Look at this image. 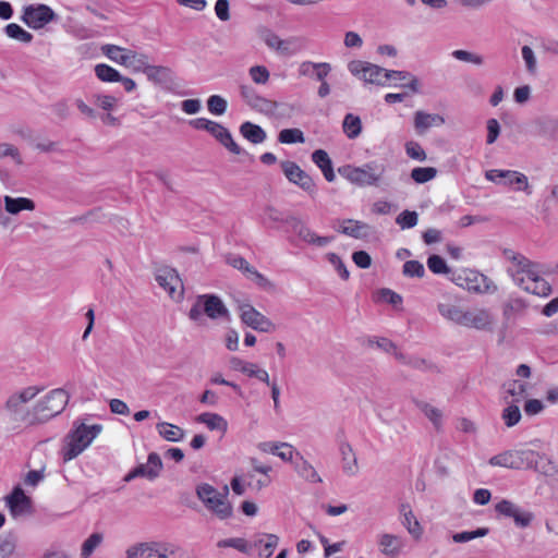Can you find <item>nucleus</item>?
<instances>
[{
  "instance_id": "1",
  "label": "nucleus",
  "mask_w": 558,
  "mask_h": 558,
  "mask_svg": "<svg viewBox=\"0 0 558 558\" xmlns=\"http://www.w3.org/2000/svg\"><path fill=\"white\" fill-rule=\"evenodd\" d=\"M101 430L102 426L99 424L86 425L82 422H74L61 451L63 461L68 462L80 456Z\"/></svg>"
},
{
  "instance_id": "2",
  "label": "nucleus",
  "mask_w": 558,
  "mask_h": 558,
  "mask_svg": "<svg viewBox=\"0 0 558 558\" xmlns=\"http://www.w3.org/2000/svg\"><path fill=\"white\" fill-rule=\"evenodd\" d=\"M340 175L357 186H380L384 183L386 166L377 161L361 167L343 166L338 169Z\"/></svg>"
},
{
  "instance_id": "3",
  "label": "nucleus",
  "mask_w": 558,
  "mask_h": 558,
  "mask_svg": "<svg viewBox=\"0 0 558 558\" xmlns=\"http://www.w3.org/2000/svg\"><path fill=\"white\" fill-rule=\"evenodd\" d=\"M196 496L204 504L207 510L220 520L232 517L233 508L228 501L229 487L226 485L223 492H218L213 485L202 483L196 486Z\"/></svg>"
},
{
  "instance_id": "4",
  "label": "nucleus",
  "mask_w": 558,
  "mask_h": 558,
  "mask_svg": "<svg viewBox=\"0 0 558 558\" xmlns=\"http://www.w3.org/2000/svg\"><path fill=\"white\" fill-rule=\"evenodd\" d=\"M69 399L70 396L64 389L57 388L51 390L34 407L33 412L28 414V422L34 424L54 417L65 409Z\"/></svg>"
},
{
  "instance_id": "5",
  "label": "nucleus",
  "mask_w": 558,
  "mask_h": 558,
  "mask_svg": "<svg viewBox=\"0 0 558 558\" xmlns=\"http://www.w3.org/2000/svg\"><path fill=\"white\" fill-rule=\"evenodd\" d=\"M204 315L210 319L230 318L229 310L222 300L215 294L198 295L189 312L190 319L199 324Z\"/></svg>"
},
{
  "instance_id": "6",
  "label": "nucleus",
  "mask_w": 558,
  "mask_h": 558,
  "mask_svg": "<svg viewBox=\"0 0 558 558\" xmlns=\"http://www.w3.org/2000/svg\"><path fill=\"white\" fill-rule=\"evenodd\" d=\"M537 452L531 449L507 450L489 459L493 466H502L508 469H530L535 465Z\"/></svg>"
},
{
  "instance_id": "7",
  "label": "nucleus",
  "mask_w": 558,
  "mask_h": 558,
  "mask_svg": "<svg viewBox=\"0 0 558 558\" xmlns=\"http://www.w3.org/2000/svg\"><path fill=\"white\" fill-rule=\"evenodd\" d=\"M504 256L511 264L508 267L507 272L518 287L521 288L529 278L535 276V272L537 271L536 264L531 262L524 255L510 248H506L504 251Z\"/></svg>"
},
{
  "instance_id": "8",
  "label": "nucleus",
  "mask_w": 558,
  "mask_h": 558,
  "mask_svg": "<svg viewBox=\"0 0 558 558\" xmlns=\"http://www.w3.org/2000/svg\"><path fill=\"white\" fill-rule=\"evenodd\" d=\"M57 19L58 15L46 4L27 5L22 15V21L33 29H40Z\"/></svg>"
},
{
  "instance_id": "9",
  "label": "nucleus",
  "mask_w": 558,
  "mask_h": 558,
  "mask_svg": "<svg viewBox=\"0 0 558 558\" xmlns=\"http://www.w3.org/2000/svg\"><path fill=\"white\" fill-rule=\"evenodd\" d=\"M238 311L243 324L260 332L275 330V324L248 303H239Z\"/></svg>"
},
{
  "instance_id": "10",
  "label": "nucleus",
  "mask_w": 558,
  "mask_h": 558,
  "mask_svg": "<svg viewBox=\"0 0 558 558\" xmlns=\"http://www.w3.org/2000/svg\"><path fill=\"white\" fill-rule=\"evenodd\" d=\"M494 324L495 318L489 310L472 307L463 311L460 326L482 331H492Z\"/></svg>"
},
{
  "instance_id": "11",
  "label": "nucleus",
  "mask_w": 558,
  "mask_h": 558,
  "mask_svg": "<svg viewBox=\"0 0 558 558\" xmlns=\"http://www.w3.org/2000/svg\"><path fill=\"white\" fill-rule=\"evenodd\" d=\"M155 279L172 300H182L184 292L183 282L175 269L169 267L158 269Z\"/></svg>"
},
{
  "instance_id": "12",
  "label": "nucleus",
  "mask_w": 558,
  "mask_h": 558,
  "mask_svg": "<svg viewBox=\"0 0 558 558\" xmlns=\"http://www.w3.org/2000/svg\"><path fill=\"white\" fill-rule=\"evenodd\" d=\"M495 511L500 515L511 518L515 526L520 529L530 526L534 520V514L532 512L523 510L520 506L508 499H502L497 502L495 505Z\"/></svg>"
},
{
  "instance_id": "13",
  "label": "nucleus",
  "mask_w": 558,
  "mask_h": 558,
  "mask_svg": "<svg viewBox=\"0 0 558 558\" xmlns=\"http://www.w3.org/2000/svg\"><path fill=\"white\" fill-rule=\"evenodd\" d=\"M288 225L298 238L308 245L325 247L333 240L332 236L316 234L300 217L293 216L288 220Z\"/></svg>"
},
{
  "instance_id": "14",
  "label": "nucleus",
  "mask_w": 558,
  "mask_h": 558,
  "mask_svg": "<svg viewBox=\"0 0 558 558\" xmlns=\"http://www.w3.org/2000/svg\"><path fill=\"white\" fill-rule=\"evenodd\" d=\"M281 170L289 182L298 185L308 194L315 192V182L310 174L300 168L294 161L284 160L280 163Z\"/></svg>"
},
{
  "instance_id": "15",
  "label": "nucleus",
  "mask_w": 558,
  "mask_h": 558,
  "mask_svg": "<svg viewBox=\"0 0 558 558\" xmlns=\"http://www.w3.org/2000/svg\"><path fill=\"white\" fill-rule=\"evenodd\" d=\"M349 70L353 75L360 76L367 83L379 85L386 83L387 70L376 64L357 60L349 63Z\"/></svg>"
},
{
  "instance_id": "16",
  "label": "nucleus",
  "mask_w": 558,
  "mask_h": 558,
  "mask_svg": "<svg viewBox=\"0 0 558 558\" xmlns=\"http://www.w3.org/2000/svg\"><path fill=\"white\" fill-rule=\"evenodd\" d=\"M485 178L488 181L502 183L505 185H517L518 191L530 193V184L527 177L521 172L513 170H497L492 169L485 172Z\"/></svg>"
},
{
  "instance_id": "17",
  "label": "nucleus",
  "mask_w": 558,
  "mask_h": 558,
  "mask_svg": "<svg viewBox=\"0 0 558 558\" xmlns=\"http://www.w3.org/2000/svg\"><path fill=\"white\" fill-rule=\"evenodd\" d=\"M460 279H462V277H460ZM463 280L464 283L459 284L469 291L478 293H495L498 290L497 284L492 279L474 270L464 271Z\"/></svg>"
},
{
  "instance_id": "18",
  "label": "nucleus",
  "mask_w": 558,
  "mask_h": 558,
  "mask_svg": "<svg viewBox=\"0 0 558 558\" xmlns=\"http://www.w3.org/2000/svg\"><path fill=\"white\" fill-rule=\"evenodd\" d=\"M162 470V461L158 453L150 452L147 458V462L137 465L125 477V482H130L135 477H145L149 481L157 478Z\"/></svg>"
},
{
  "instance_id": "19",
  "label": "nucleus",
  "mask_w": 558,
  "mask_h": 558,
  "mask_svg": "<svg viewBox=\"0 0 558 558\" xmlns=\"http://www.w3.org/2000/svg\"><path fill=\"white\" fill-rule=\"evenodd\" d=\"M379 551L387 558H397L405 547V539L402 536L381 533L377 536Z\"/></svg>"
},
{
  "instance_id": "20",
  "label": "nucleus",
  "mask_w": 558,
  "mask_h": 558,
  "mask_svg": "<svg viewBox=\"0 0 558 558\" xmlns=\"http://www.w3.org/2000/svg\"><path fill=\"white\" fill-rule=\"evenodd\" d=\"M5 502L13 518H19L31 512V498L27 497L19 486L5 497Z\"/></svg>"
},
{
  "instance_id": "21",
  "label": "nucleus",
  "mask_w": 558,
  "mask_h": 558,
  "mask_svg": "<svg viewBox=\"0 0 558 558\" xmlns=\"http://www.w3.org/2000/svg\"><path fill=\"white\" fill-rule=\"evenodd\" d=\"M339 232L357 239L363 240L367 239L373 233V228L366 222L354 220V219H343L340 222V227L338 229Z\"/></svg>"
},
{
  "instance_id": "22",
  "label": "nucleus",
  "mask_w": 558,
  "mask_h": 558,
  "mask_svg": "<svg viewBox=\"0 0 558 558\" xmlns=\"http://www.w3.org/2000/svg\"><path fill=\"white\" fill-rule=\"evenodd\" d=\"M339 452L342 462V471L349 476L356 475L360 468L352 446L347 440H342L339 442Z\"/></svg>"
},
{
  "instance_id": "23",
  "label": "nucleus",
  "mask_w": 558,
  "mask_h": 558,
  "mask_svg": "<svg viewBox=\"0 0 558 558\" xmlns=\"http://www.w3.org/2000/svg\"><path fill=\"white\" fill-rule=\"evenodd\" d=\"M262 39L270 49H274L281 54L289 56L295 52V49L292 46L296 43V38L283 40L275 33L265 31L262 34Z\"/></svg>"
},
{
  "instance_id": "24",
  "label": "nucleus",
  "mask_w": 558,
  "mask_h": 558,
  "mask_svg": "<svg viewBox=\"0 0 558 558\" xmlns=\"http://www.w3.org/2000/svg\"><path fill=\"white\" fill-rule=\"evenodd\" d=\"M159 541L140 542L125 549L126 558H157Z\"/></svg>"
},
{
  "instance_id": "25",
  "label": "nucleus",
  "mask_w": 558,
  "mask_h": 558,
  "mask_svg": "<svg viewBox=\"0 0 558 558\" xmlns=\"http://www.w3.org/2000/svg\"><path fill=\"white\" fill-rule=\"evenodd\" d=\"M415 408L424 414V416L432 423L436 432H441L444 427V413L439 408L423 401L413 400Z\"/></svg>"
},
{
  "instance_id": "26",
  "label": "nucleus",
  "mask_w": 558,
  "mask_h": 558,
  "mask_svg": "<svg viewBox=\"0 0 558 558\" xmlns=\"http://www.w3.org/2000/svg\"><path fill=\"white\" fill-rule=\"evenodd\" d=\"M445 124V118L437 113H428L418 110L414 113V128L418 134H424L433 126H441Z\"/></svg>"
},
{
  "instance_id": "27",
  "label": "nucleus",
  "mask_w": 558,
  "mask_h": 558,
  "mask_svg": "<svg viewBox=\"0 0 558 558\" xmlns=\"http://www.w3.org/2000/svg\"><path fill=\"white\" fill-rule=\"evenodd\" d=\"M222 146L234 155L242 154V148L233 141L229 130L218 122H215L209 132Z\"/></svg>"
},
{
  "instance_id": "28",
  "label": "nucleus",
  "mask_w": 558,
  "mask_h": 558,
  "mask_svg": "<svg viewBox=\"0 0 558 558\" xmlns=\"http://www.w3.org/2000/svg\"><path fill=\"white\" fill-rule=\"evenodd\" d=\"M527 385L520 380H509L504 384L505 401L507 403H519L526 396Z\"/></svg>"
},
{
  "instance_id": "29",
  "label": "nucleus",
  "mask_w": 558,
  "mask_h": 558,
  "mask_svg": "<svg viewBox=\"0 0 558 558\" xmlns=\"http://www.w3.org/2000/svg\"><path fill=\"white\" fill-rule=\"evenodd\" d=\"M4 209L10 215H19L23 210L33 211L35 209V202L27 197H12L5 195L3 197Z\"/></svg>"
},
{
  "instance_id": "30",
  "label": "nucleus",
  "mask_w": 558,
  "mask_h": 558,
  "mask_svg": "<svg viewBox=\"0 0 558 558\" xmlns=\"http://www.w3.org/2000/svg\"><path fill=\"white\" fill-rule=\"evenodd\" d=\"M40 391L41 388L35 386L27 387L22 391L12 395L7 401V407L9 410L17 412L23 404L33 400Z\"/></svg>"
},
{
  "instance_id": "31",
  "label": "nucleus",
  "mask_w": 558,
  "mask_h": 558,
  "mask_svg": "<svg viewBox=\"0 0 558 558\" xmlns=\"http://www.w3.org/2000/svg\"><path fill=\"white\" fill-rule=\"evenodd\" d=\"M400 513L403 517L402 524L407 529V531L415 538L420 539L423 534V529L413 514V511L408 504H402L400 506Z\"/></svg>"
},
{
  "instance_id": "32",
  "label": "nucleus",
  "mask_w": 558,
  "mask_h": 558,
  "mask_svg": "<svg viewBox=\"0 0 558 558\" xmlns=\"http://www.w3.org/2000/svg\"><path fill=\"white\" fill-rule=\"evenodd\" d=\"M521 289L538 296H548L551 292L550 284L544 278L539 277L538 270L535 272V276H532L525 281Z\"/></svg>"
},
{
  "instance_id": "33",
  "label": "nucleus",
  "mask_w": 558,
  "mask_h": 558,
  "mask_svg": "<svg viewBox=\"0 0 558 558\" xmlns=\"http://www.w3.org/2000/svg\"><path fill=\"white\" fill-rule=\"evenodd\" d=\"M298 459L294 462V470L303 480L310 483H322V477L318 475L315 468L299 452L295 453Z\"/></svg>"
},
{
  "instance_id": "34",
  "label": "nucleus",
  "mask_w": 558,
  "mask_h": 558,
  "mask_svg": "<svg viewBox=\"0 0 558 558\" xmlns=\"http://www.w3.org/2000/svg\"><path fill=\"white\" fill-rule=\"evenodd\" d=\"M279 537L275 534H260L254 539V547L259 549L260 558H269L278 546Z\"/></svg>"
},
{
  "instance_id": "35",
  "label": "nucleus",
  "mask_w": 558,
  "mask_h": 558,
  "mask_svg": "<svg viewBox=\"0 0 558 558\" xmlns=\"http://www.w3.org/2000/svg\"><path fill=\"white\" fill-rule=\"evenodd\" d=\"M313 162L322 170L325 179L328 182H332L336 179L332 161L324 149H317L312 154Z\"/></svg>"
},
{
  "instance_id": "36",
  "label": "nucleus",
  "mask_w": 558,
  "mask_h": 558,
  "mask_svg": "<svg viewBox=\"0 0 558 558\" xmlns=\"http://www.w3.org/2000/svg\"><path fill=\"white\" fill-rule=\"evenodd\" d=\"M196 421L198 423L205 424L208 429L210 430H218L222 435L228 429V422L225 417H222L220 414L211 413V412H205L199 414L196 417Z\"/></svg>"
},
{
  "instance_id": "37",
  "label": "nucleus",
  "mask_w": 558,
  "mask_h": 558,
  "mask_svg": "<svg viewBox=\"0 0 558 558\" xmlns=\"http://www.w3.org/2000/svg\"><path fill=\"white\" fill-rule=\"evenodd\" d=\"M158 434L167 441L178 442L184 438V429L168 422L158 423L156 426Z\"/></svg>"
},
{
  "instance_id": "38",
  "label": "nucleus",
  "mask_w": 558,
  "mask_h": 558,
  "mask_svg": "<svg viewBox=\"0 0 558 558\" xmlns=\"http://www.w3.org/2000/svg\"><path fill=\"white\" fill-rule=\"evenodd\" d=\"M240 133L253 144H260L266 140V132L259 125L248 121L241 124Z\"/></svg>"
},
{
  "instance_id": "39",
  "label": "nucleus",
  "mask_w": 558,
  "mask_h": 558,
  "mask_svg": "<svg viewBox=\"0 0 558 558\" xmlns=\"http://www.w3.org/2000/svg\"><path fill=\"white\" fill-rule=\"evenodd\" d=\"M437 310L445 319L461 325L464 308L451 303H438Z\"/></svg>"
},
{
  "instance_id": "40",
  "label": "nucleus",
  "mask_w": 558,
  "mask_h": 558,
  "mask_svg": "<svg viewBox=\"0 0 558 558\" xmlns=\"http://www.w3.org/2000/svg\"><path fill=\"white\" fill-rule=\"evenodd\" d=\"M388 80L405 81L407 82V84H404L405 87H409L413 93H418V80L414 75H412L410 72L387 70V74L385 75V81L387 82Z\"/></svg>"
},
{
  "instance_id": "41",
  "label": "nucleus",
  "mask_w": 558,
  "mask_h": 558,
  "mask_svg": "<svg viewBox=\"0 0 558 558\" xmlns=\"http://www.w3.org/2000/svg\"><path fill=\"white\" fill-rule=\"evenodd\" d=\"M537 135L554 137L558 132V120L550 118H537L534 121Z\"/></svg>"
},
{
  "instance_id": "42",
  "label": "nucleus",
  "mask_w": 558,
  "mask_h": 558,
  "mask_svg": "<svg viewBox=\"0 0 558 558\" xmlns=\"http://www.w3.org/2000/svg\"><path fill=\"white\" fill-rule=\"evenodd\" d=\"M343 132L349 138H356L362 132V122L357 116L348 113L342 123Z\"/></svg>"
},
{
  "instance_id": "43",
  "label": "nucleus",
  "mask_w": 558,
  "mask_h": 558,
  "mask_svg": "<svg viewBox=\"0 0 558 558\" xmlns=\"http://www.w3.org/2000/svg\"><path fill=\"white\" fill-rule=\"evenodd\" d=\"M132 50L114 46L106 45L102 47V52L112 61L124 65Z\"/></svg>"
},
{
  "instance_id": "44",
  "label": "nucleus",
  "mask_w": 558,
  "mask_h": 558,
  "mask_svg": "<svg viewBox=\"0 0 558 558\" xmlns=\"http://www.w3.org/2000/svg\"><path fill=\"white\" fill-rule=\"evenodd\" d=\"M530 469H533L546 476H555L558 473L557 465L549 458L539 452H537L535 465Z\"/></svg>"
},
{
  "instance_id": "45",
  "label": "nucleus",
  "mask_w": 558,
  "mask_h": 558,
  "mask_svg": "<svg viewBox=\"0 0 558 558\" xmlns=\"http://www.w3.org/2000/svg\"><path fill=\"white\" fill-rule=\"evenodd\" d=\"M4 32L8 37L15 39L17 41L24 43V44H28L33 39V35L29 32L25 31L24 28H22L20 25L15 24V23L8 24L4 27Z\"/></svg>"
},
{
  "instance_id": "46",
  "label": "nucleus",
  "mask_w": 558,
  "mask_h": 558,
  "mask_svg": "<svg viewBox=\"0 0 558 558\" xmlns=\"http://www.w3.org/2000/svg\"><path fill=\"white\" fill-rule=\"evenodd\" d=\"M292 215H286L283 211L279 210L278 208L268 205L264 209V222H271V223H286L288 225V220L292 218Z\"/></svg>"
},
{
  "instance_id": "47",
  "label": "nucleus",
  "mask_w": 558,
  "mask_h": 558,
  "mask_svg": "<svg viewBox=\"0 0 558 558\" xmlns=\"http://www.w3.org/2000/svg\"><path fill=\"white\" fill-rule=\"evenodd\" d=\"M526 307L522 299H511L504 304L502 315L506 320H510L515 314L522 313Z\"/></svg>"
},
{
  "instance_id": "48",
  "label": "nucleus",
  "mask_w": 558,
  "mask_h": 558,
  "mask_svg": "<svg viewBox=\"0 0 558 558\" xmlns=\"http://www.w3.org/2000/svg\"><path fill=\"white\" fill-rule=\"evenodd\" d=\"M96 76L102 82H118L121 74L108 64H97L95 66Z\"/></svg>"
},
{
  "instance_id": "49",
  "label": "nucleus",
  "mask_w": 558,
  "mask_h": 558,
  "mask_svg": "<svg viewBox=\"0 0 558 558\" xmlns=\"http://www.w3.org/2000/svg\"><path fill=\"white\" fill-rule=\"evenodd\" d=\"M522 59L525 64V70L529 74L535 75L537 72V59L531 46L524 45L521 48Z\"/></svg>"
},
{
  "instance_id": "50",
  "label": "nucleus",
  "mask_w": 558,
  "mask_h": 558,
  "mask_svg": "<svg viewBox=\"0 0 558 558\" xmlns=\"http://www.w3.org/2000/svg\"><path fill=\"white\" fill-rule=\"evenodd\" d=\"M278 141L282 144L304 143V134L300 129H283L278 135Z\"/></svg>"
},
{
  "instance_id": "51",
  "label": "nucleus",
  "mask_w": 558,
  "mask_h": 558,
  "mask_svg": "<svg viewBox=\"0 0 558 558\" xmlns=\"http://www.w3.org/2000/svg\"><path fill=\"white\" fill-rule=\"evenodd\" d=\"M104 535L101 533L90 534L82 545L81 555L83 558L89 557L94 550L102 543Z\"/></svg>"
},
{
  "instance_id": "52",
  "label": "nucleus",
  "mask_w": 558,
  "mask_h": 558,
  "mask_svg": "<svg viewBox=\"0 0 558 558\" xmlns=\"http://www.w3.org/2000/svg\"><path fill=\"white\" fill-rule=\"evenodd\" d=\"M147 56L143 53H137L135 51H131L124 66L130 68L134 72H143L147 65Z\"/></svg>"
},
{
  "instance_id": "53",
  "label": "nucleus",
  "mask_w": 558,
  "mask_h": 558,
  "mask_svg": "<svg viewBox=\"0 0 558 558\" xmlns=\"http://www.w3.org/2000/svg\"><path fill=\"white\" fill-rule=\"evenodd\" d=\"M228 108L227 100L220 95H213L207 99V109L215 116H222Z\"/></svg>"
},
{
  "instance_id": "54",
  "label": "nucleus",
  "mask_w": 558,
  "mask_h": 558,
  "mask_svg": "<svg viewBox=\"0 0 558 558\" xmlns=\"http://www.w3.org/2000/svg\"><path fill=\"white\" fill-rule=\"evenodd\" d=\"M509 405L502 411V420L507 427L517 425L521 420V412L517 403H508Z\"/></svg>"
},
{
  "instance_id": "55",
  "label": "nucleus",
  "mask_w": 558,
  "mask_h": 558,
  "mask_svg": "<svg viewBox=\"0 0 558 558\" xmlns=\"http://www.w3.org/2000/svg\"><path fill=\"white\" fill-rule=\"evenodd\" d=\"M436 175H437V170H436V168H433V167H425V168L417 167L411 171V178L416 183H420V184L426 183V182L433 180Z\"/></svg>"
},
{
  "instance_id": "56",
  "label": "nucleus",
  "mask_w": 558,
  "mask_h": 558,
  "mask_svg": "<svg viewBox=\"0 0 558 558\" xmlns=\"http://www.w3.org/2000/svg\"><path fill=\"white\" fill-rule=\"evenodd\" d=\"M144 73L147 75L148 80L159 83L169 76L170 70L166 66L150 65L147 63Z\"/></svg>"
},
{
  "instance_id": "57",
  "label": "nucleus",
  "mask_w": 558,
  "mask_h": 558,
  "mask_svg": "<svg viewBox=\"0 0 558 558\" xmlns=\"http://www.w3.org/2000/svg\"><path fill=\"white\" fill-rule=\"evenodd\" d=\"M418 221V215L416 211H410V210H403L401 214L398 215L396 218V223L401 229H410L417 225Z\"/></svg>"
},
{
  "instance_id": "58",
  "label": "nucleus",
  "mask_w": 558,
  "mask_h": 558,
  "mask_svg": "<svg viewBox=\"0 0 558 558\" xmlns=\"http://www.w3.org/2000/svg\"><path fill=\"white\" fill-rule=\"evenodd\" d=\"M251 107L253 109L257 110L258 112L269 116L270 113L275 112L274 110L278 106H277V101L267 99L263 96H258L257 98L254 99V102Z\"/></svg>"
},
{
  "instance_id": "59",
  "label": "nucleus",
  "mask_w": 558,
  "mask_h": 558,
  "mask_svg": "<svg viewBox=\"0 0 558 558\" xmlns=\"http://www.w3.org/2000/svg\"><path fill=\"white\" fill-rule=\"evenodd\" d=\"M427 266L432 272L437 275H446L450 271L445 259L439 255H430L427 259Z\"/></svg>"
},
{
  "instance_id": "60",
  "label": "nucleus",
  "mask_w": 558,
  "mask_h": 558,
  "mask_svg": "<svg viewBox=\"0 0 558 558\" xmlns=\"http://www.w3.org/2000/svg\"><path fill=\"white\" fill-rule=\"evenodd\" d=\"M250 77L256 84H266L269 81L270 73L265 65H254L248 70Z\"/></svg>"
},
{
  "instance_id": "61",
  "label": "nucleus",
  "mask_w": 558,
  "mask_h": 558,
  "mask_svg": "<svg viewBox=\"0 0 558 558\" xmlns=\"http://www.w3.org/2000/svg\"><path fill=\"white\" fill-rule=\"evenodd\" d=\"M217 546L220 548L232 547L245 554L251 549L248 543L244 538L240 537L221 539L217 543Z\"/></svg>"
},
{
  "instance_id": "62",
  "label": "nucleus",
  "mask_w": 558,
  "mask_h": 558,
  "mask_svg": "<svg viewBox=\"0 0 558 558\" xmlns=\"http://www.w3.org/2000/svg\"><path fill=\"white\" fill-rule=\"evenodd\" d=\"M487 533H488L487 527H480L475 531H465V532L457 533L452 536V539L456 543H465V542H470L477 537H483V536L487 535Z\"/></svg>"
},
{
  "instance_id": "63",
  "label": "nucleus",
  "mask_w": 558,
  "mask_h": 558,
  "mask_svg": "<svg viewBox=\"0 0 558 558\" xmlns=\"http://www.w3.org/2000/svg\"><path fill=\"white\" fill-rule=\"evenodd\" d=\"M402 272L407 277L422 278L425 274V268L418 260H408L403 264Z\"/></svg>"
},
{
  "instance_id": "64",
  "label": "nucleus",
  "mask_w": 558,
  "mask_h": 558,
  "mask_svg": "<svg viewBox=\"0 0 558 558\" xmlns=\"http://www.w3.org/2000/svg\"><path fill=\"white\" fill-rule=\"evenodd\" d=\"M180 550L181 549L178 545L168 542H160L157 558H177Z\"/></svg>"
}]
</instances>
